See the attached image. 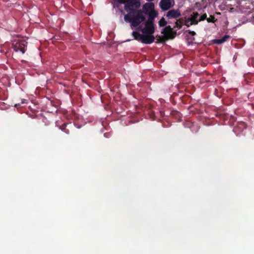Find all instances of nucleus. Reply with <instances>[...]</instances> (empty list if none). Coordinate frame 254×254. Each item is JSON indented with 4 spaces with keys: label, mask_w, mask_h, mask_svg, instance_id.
<instances>
[{
    "label": "nucleus",
    "mask_w": 254,
    "mask_h": 254,
    "mask_svg": "<svg viewBox=\"0 0 254 254\" xmlns=\"http://www.w3.org/2000/svg\"><path fill=\"white\" fill-rule=\"evenodd\" d=\"M129 13L125 15L124 19L126 22L130 23L131 27H139L140 24L145 20L144 12L141 9H134L129 11Z\"/></svg>",
    "instance_id": "1"
},
{
    "label": "nucleus",
    "mask_w": 254,
    "mask_h": 254,
    "mask_svg": "<svg viewBox=\"0 0 254 254\" xmlns=\"http://www.w3.org/2000/svg\"><path fill=\"white\" fill-rule=\"evenodd\" d=\"M117 1L120 4H125L124 8L127 12L139 8L141 4L139 0H117Z\"/></svg>",
    "instance_id": "2"
},
{
    "label": "nucleus",
    "mask_w": 254,
    "mask_h": 254,
    "mask_svg": "<svg viewBox=\"0 0 254 254\" xmlns=\"http://www.w3.org/2000/svg\"><path fill=\"white\" fill-rule=\"evenodd\" d=\"M27 46V42L24 40H18L17 41H14L12 44V47L14 51L17 52H21L23 54H24L26 51V47Z\"/></svg>",
    "instance_id": "3"
},
{
    "label": "nucleus",
    "mask_w": 254,
    "mask_h": 254,
    "mask_svg": "<svg viewBox=\"0 0 254 254\" xmlns=\"http://www.w3.org/2000/svg\"><path fill=\"white\" fill-rule=\"evenodd\" d=\"M199 14L197 12H193L188 18L185 17L184 25L190 27L192 25H197L198 21Z\"/></svg>",
    "instance_id": "4"
},
{
    "label": "nucleus",
    "mask_w": 254,
    "mask_h": 254,
    "mask_svg": "<svg viewBox=\"0 0 254 254\" xmlns=\"http://www.w3.org/2000/svg\"><path fill=\"white\" fill-rule=\"evenodd\" d=\"M137 29L140 30L143 34H153L155 32L154 22L148 23V21L145 22V27L142 28V26L137 27Z\"/></svg>",
    "instance_id": "5"
},
{
    "label": "nucleus",
    "mask_w": 254,
    "mask_h": 254,
    "mask_svg": "<svg viewBox=\"0 0 254 254\" xmlns=\"http://www.w3.org/2000/svg\"><path fill=\"white\" fill-rule=\"evenodd\" d=\"M155 40V37L153 34H145L143 35L141 42L146 44H150L152 43Z\"/></svg>",
    "instance_id": "6"
},
{
    "label": "nucleus",
    "mask_w": 254,
    "mask_h": 254,
    "mask_svg": "<svg viewBox=\"0 0 254 254\" xmlns=\"http://www.w3.org/2000/svg\"><path fill=\"white\" fill-rule=\"evenodd\" d=\"M181 16V13L178 9H172L169 10L167 14L166 17L168 19L176 18Z\"/></svg>",
    "instance_id": "7"
},
{
    "label": "nucleus",
    "mask_w": 254,
    "mask_h": 254,
    "mask_svg": "<svg viewBox=\"0 0 254 254\" xmlns=\"http://www.w3.org/2000/svg\"><path fill=\"white\" fill-rule=\"evenodd\" d=\"M159 4L163 10H167L172 6L171 0H161Z\"/></svg>",
    "instance_id": "8"
},
{
    "label": "nucleus",
    "mask_w": 254,
    "mask_h": 254,
    "mask_svg": "<svg viewBox=\"0 0 254 254\" xmlns=\"http://www.w3.org/2000/svg\"><path fill=\"white\" fill-rule=\"evenodd\" d=\"M154 4L153 3L149 2L146 3L143 6V11L144 12V15L149 12V11H152V10H154Z\"/></svg>",
    "instance_id": "9"
},
{
    "label": "nucleus",
    "mask_w": 254,
    "mask_h": 254,
    "mask_svg": "<svg viewBox=\"0 0 254 254\" xmlns=\"http://www.w3.org/2000/svg\"><path fill=\"white\" fill-rule=\"evenodd\" d=\"M146 14L148 15V18L146 21H148V23L151 22H154V19L157 16L158 13L155 10L149 11Z\"/></svg>",
    "instance_id": "10"
},
{
    "label": "nucleus",
    "mask_w": 254,
    "mask_h": 254,
    "mask_svg": "<svg viewBox=\"0 0 254 254\" xmlns=\"http://www.w3.org/2000/svg\"><path fill=\"white\" fill-rule=\"evenodd\" d=\"M162 34L171 36L173 34V29L171 26L168 25L166 26L161 32Z\"/></svg>",
    "instance_id": "11"
},
{
    "label": "nucleus",
    "mask_w": 254,
    "mask_h": 254,
    "mask_svg": "<svg viewBox=\"0 0 254 254\" xmlns=\"http://www.w3.org/2000/svg\"><path fill=\"white\" fill-rule=\"evenodd\" d=\"M230 37L229 35H225L224 36H223L221 39H218L214 40V43H215V44H222V43H224L225 42H226L228 40V39H229Z\"/></svg>",
    "instance_id": "12"
},
{
    "label": "nucleus",
    "mask_w": 254,
    "mask_h": 254,
    "mask_svg": "<svg viewBox=\"0 0 254 254\" xmlns=\"http://www.w3.org/2000/svg\"><path fill=\"white\" fill-rule=\"evenodd\" d=\"M185 18H181L177 20L175 23L174 28H178L179 29H181L182 25L184 24Z\"/></svg>",
    "instance_id": "13"
},
{
    "label": "nucleus",
    "mask_w": 254,
    "mask_h": 254,
    "mask_svg": "<svg viewBox=\"0 0 254 254\" xmlns=\"http://www.w3.org/2000/svg\"><path fill=\"white\" fill-rule=\"evenodd\" d=\"M132 35L133 36L134 39L138 41L141 42L143 34H141L139 32L137 31H133Z\"/></svg>",
    "instance_id": "14"
},
{
    "label": "nucleus",
    "mask_w": 254,
    "mask_h": 254,
    "mask_svg": "<svg viewBox=\"0 0 254 254\" xmlns=\"http://www.w3.org/2000/svg\"><path fill=\"white\" fill-rule=\"evenodd\" d=\"M68 125L67 124H64L61 126H60V128L63 131H64L66 134H69V130L68 128H66V127Z\"/></svg>",
    "instance_id": "15"
},
{
    "label": "nucleus",
    "mask_w": 254,
    "mask_h": 254,
    "mask_svg": "<svg viewBox=\"0 0 254 254\" xmlns=\"http://www.w3.org/2000/svg\"><path fill=\"white\" fill-rule=\"evenodd\" d=\"M158 23L160 27H163L166 25L167 21L165 20L164 17H162L161 19L159 20Z\"/></svg>",
    "instance_id": "16"
},
{
    "label": "nucleus",
    "mask_w": 254,
    "mask_h": 254,
    "mask_svg": "<svg viewBox=\"0 0 254 254\" xmlns=\"http://www.w3.org/2000/svg\"><path fill=\"white\" fill-rule=\"evenodd\" d=\"M206 20L208 22L210 23H214L215 21V18L213 15H210L209 18L206 19Z\"/></svg>",
    "instance_id": "17"
},
{
    "label": "nucleus",
    "mask_w": 254,
    "mask_h": 254,
    "mask_svg": "<svg viewBox=\"0 0 254 254\" xmlns=\"http://www.w3.org/2000/svg\"><path fill=\"white\" fill-rule=\"evenodd\" d=\"M206 17H207V15L206 13L203 14L202 15H201L200 17H198V21L200 22V21H203V20L206 19L207 18Z\"/></svg>",
    "instance_id": "18"
},
{
    "label": "nucleus",
    "mask_w": 254,
    "mask_h": 254,
    "mask_svg": "<svg viewBox=\"0 0 254 254\" xmlns=\"http://www.w3.org/2000/svg\"><path fill=\"white\" fill-rule=\"evenodd\" d=\"M187 31L188 32V33L190 34L192 36H194V35H196V33L194 31H190V30H188Z\"/></svg>",
    "instance_id": "19"
},
{
    "label": "nucleus",
    "mask_w": 254,
    "mask_h": 254,
    "mask_svg": "<svg viewBox=\"0 0 254 254\" xmlns=\"http://www.w3.org/2000/svg\"><path fill=\"white\" fill-rule=\"evenodd\" d=\"M26 100H25V99H23V100H22L21 103H22V104L26 103Z\"/></svg>",
    "instance_id": "20"
},
{
    "label": "nucleus",
    "mask_w": 254,
    "mask_h": 254,
    "mask_svg": "<svg viewBox=\"0 0 254 254\" xmlns=\"http://www.w3.org/2000/svg\"><path fill=\"white\" fill-rule=\"evenodd\" d=\"M19 105H20V104H15V107H17V106H19Z\"/></svg>",
    "instance_id": "21"
}]
</instances>
